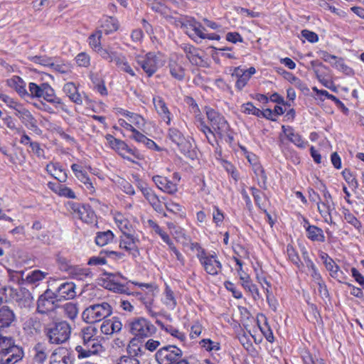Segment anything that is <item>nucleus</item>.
<instances>
[{"label":"nucleus","instance_id":"obj_1","mask_svg":"<svg viewBox=\"0 0 364 364\" xmlns=\"http://www.w3.org/2000/svg\"><path fill=\"white\" fill-rule=\"evenodd\" d=\"M206 115L210 127L200 119V129L206 136L208 142L214 146V142L217 141L218 137L225 139L226 142H231L233 136L230 133V126L225 117L211 108H206Z\"/></svg>","mask_w":364,"mask_h":364},{"label":"nucleus","instance_id":"obj_2","mask_svg":"<svg viewBox=\"0 0 364 364\" xmlns=\"http://www.w3.org/2000/svg\"><path fill=\"white\" fill-rule=\"evenodd\" d=\"M112 309L107 302L93 304L87 307L82 314L84 321L87 323H95L109 316Z\"/></svg>","mask_w":364,"mask_h":364},{"label":"nucleus","instance_id":"obj_3","mask_svg":"<svg viewBox=\"0 0 364 364\" xmlns=\"http://www.w3.org/2000/svg\"><path fill=\"white\" fill-rule=\"evenodd\" d=\"M136 61L148 77L152 76L164 64L163 56L153 52L146 53L144 57L137 56Z\"/></svg>","mask_w":364,"mask_h":364},{"label":"nucleus","instance_id":"obj_4","mask_svg":"<svg viewBox=\"0 0 364 364\" xmlns=\"http://www.w3.org/2000/svg\"><path fill=\"white\" fill-rule=\"evenodd\" d=\"M71 328L66 321L55 323L47 329V336L52 343L60 344L65 342L70 338Z\"/></svg>","mask_w":364,"mask_h":364},{"label":"nucleus","instance_id":"obj_5","mask_svg":"<svg viewBox=\"0 0 364 364\" xmlns=\"http://www.w3.org/2000/svg\"><path fill=\"white\" fill-rule=\"evenodd\" d=\"M130 333L139 338H147L156 332V327L148 320L139 317L129 323Z\"/></svg>","mask_w":364,"mask_h":364},{"label":"nucleus","instance_id":"obj_6","mask_svg":"<svg viewBox=\"0 0 364 364\" xmlns=\"http://www.w3.org/2000/svg\"><path fill=\"white\" fill-rule=\"evenodd\" d=\"M182 350L175 346H166L161 348L155 358L159 364H173L182 358Z\"/></svg>","mask_w":364,"mask_h":364},{"label":"nucleus","instance_id":"obj_7","mask_svg":"<svg viewBox=\"0 0 364 364\" xmlns=\"http://www.w3.org/2000/svg\"><path fill=\"white\" fill-rule=\"evenodd\" d=\"M59 300L54 292L48 289L41 294L37 301V311L45 314L54 311L58 306Z\"/></svg>","mask_w":364,"mask_h":364},{"label":"nucleus","instance_id":"obj_8","mask_svg":"<svg viewBox=\"0 0 364 364\" xmlns=\"http://www.w3.org/2000/svg\"><path fill=\"white\" fill-rule=\"evenodd\" d=\"M181 48L186 53V58L188 59L192 65L206 68L208 64L205 59V54L203 51L192 45L183 44Z\"/></svg>","mask_w":364,"mask_h":364},{"label":"nucleus","instance_id":"obj_9","mask_svg":"<svg viewBox=\"0 0 364 364\" xmlns=\"http://www.w3.org/2000/svg\"><path fill=\"white\" fill-rule=\"evenodd\" d=\"M198 259L205 271L209 274L217 275L222 269V264L215 253L210 255L206 252H202Z\"/></svg>","mask_w":364,"mask_h":364},{"label":"nucleus","instance_id":"obj_10","mask_svg":"<svg viewBox=\"0 0 364 364\" xmlns=\"http://www.w3.org/2000/svg\"><path fill=\"white\" fill-rule=\"evenodd\" d=\"M120 230L123 233V236L119 242L120 248L125 250L132 255L133 257H138L139 255L137 245V243L139 242V239L129 232H125L122 226H120Z\"/></svg>","mask_w":364,"mask_h":364},{"label":"nucleus","instance_id":"obj_11","mask_svg":"<svg viewBox=\"0 0 364 364\" xmlns=\"http://www.w3.org/2000/svg\"><path fill=\"white\" fill-rule=\"evenodd\" d=\"M102 346L97 338L82 343V345L77 346L75 348L79 358H86L92 355H96L102 351Z\"/></svg>","mask_w":364,"mask_h":364},{"label":"nucleus","instance_id":"obj_12","mask_svg":"<svg viewBox=\"0 0 364 364\" xmlns=\"http://www.w3.org/2000/svg\"><path fill=\"white\" fill-rule=\"evenodd\" d=\"M168 138L177 146L184 155L190 153L192 148L191 143L184 137L183 134L178 129L170 128L168 129Z\"/></svg>","mask_w":364,"mask_h":364},{"label":"nucleus","instance_id":"obj_13","mask_svg":"<svg viewBox=\"0 0 364 364\" xmlns=\"http://www.w3.org/2000/svg\"><path fill=\"white\" fill-rule=\"evenodd\" d=\"M76 286L73 282H65L59 284L53 291L60 301L63 299H72L76 296Z\"/></svg>","mask_w":364,"mask_h":364},{"label":"nucleus","instance_id":"obj_14","mask_svg":"<svg viewBox=\"0 0 364 364\" xmlns=\"http://www.w3.org/2000/svg\"><path fill=\"white\" fill-rule=\"evenodd\" d=\"M16 317L14 311L8 306L0 307V332L6 331V329L14 326Z\"/></svg>","mask_w":364,"mask_h":364},{"label":"nucleus","instance_id":"obj_15","mask_svg":"<svg viewBox=\"0 0 364 364\" xmlns=\"http://www.w3.org/2000/svg\"><path fill=\"white\" fill-rule=\"evenodd\" d=\"M24 353L21 348L14 346L10 348V350L5 352L0 356L1 364H16L21 360L23 358Z\"/></svg>","mask_w":364,"mask_h":364},{"label":"nucleus","instance_id":"obj_16","mask_svg":"<svg viewBox=\"0 0 364 364\" xmlns=\"http://www.w3.org/2000/svg\"><path fill=\"white\" fill-rule=\"evenodd\" d=\"M73 215L85 223H91L94 218L95 213L89 205L80 203H73L72 205Z\"/></svg>","mask_w":364,"mask_h":364},{"label":"nucleus","instance_id":"obj_17","mask_svg":"<svg viewBox=\"0 0 364 364\" xmlns=\"http://www.w3.org/2000/svg\"><path fill=\"white\" fill-rule=\"evenodd\" d=\"M128 352L130 355L122 356L118 360L117 364H139V360L135 357L142 354L141 348L136 346L131 342V344L128 346Z\"/></svg>","mask_w":364,"mask_h":364},{"label":"nucleus","instance_id":"obj_18","mask_svg":"<svg viewBox=\"0 0 364 364\" xmlns=\"http://www.w3.org/2000/svg\"><path fill=\"white\" fill-rule=\"evenodd\" d=\"M16 116H17L28 129H37L36 120L31 113L21 105L16 110Z\"/></svg>","mask_w":364,"mask_h":364},{"label":"nucleus","instance_id":"obj_19","mask_svg":"<svg viewBox=\"0 0 364 364\" xmlns=\"http://www.w3.org/2000/svg\"><path fill=\"white\" fill-rule=\"evenodd\" d=\"M122 324L121 321L116 317L112 319L105 320L100 326L102 333L106 335H112L121 331Z\"/></svg>","mask_w":364,"mask_h":364},{"label":"nucleus","instance_id":"obj_20","mask_svg":"<svg viewBox=\"0 0 364 364\" xmlns=\"http://www.w3.org/2000/svg\"><path fill=\"white\" fill-rule=\"evenodd\" d=\"M106 140L107 141L109 146L117 151L123 158L128 159L130 161L134 162V159L130 158L129 156H126L124 152V149L127 148V144L118 139L114 138L111 134H107L105 136Z\"/></svg>","mask_w":364,"mask_h":364},{"label":"nucleus","instance_id":"obj_21","mask_svg":"<svg viewBox=\"0 0 364 364\" xmlns=\"http://www.w3.org/2000/svg\"><path fill=\"white\" fill-rule=\"evenodd\" d=\"M153 102L157 113L166 120L167 124H169L171 122V113L164 100L161 97L157 96L153 98Z\"/></svg>","mask_w":364,"mask_h":364},{"label":"nucleus","instance_id":"obj_22","mask_svg":"<svg viewBox=\"0 0 364 364\" xmlns=\"http://www.w3.org/2000/svg\"><path fill=\"white\" fill-rule=\"evenodd\" d=\"M102 58L108 62L114 63L117 69L122 65L124 60L127 59L125 55L122 53H119L117 52L112 51L110 48L109 50H102Z\"/></svg>","mask_w":364,"mask_h":364},{"label":"nucleus","instance_id":"obj_23","mask_svg":"<svg viewBox=\"0 0 364 364\" xmlns=\"http://www.w3.org/2000/svg\"><path fill=\"white\" fill-rule=\"evenodd\" d=\"M47 171L59 182L66 181L68 176L65 171L57 163H51L46 166Z\"/></svg>","mask_w":364,"mask_h":364},{"label":"nucleus","instance_id":"obj_24","mask_svg":"<svg viewBox=\"0 0 364 364\" xmlns=\"http://www.w3.org/2000/svg\"><path fill=\"white\" fill-rule=\"evenodd\" d=\"M63 91L66 95L75 103L81 105L82 99L77 91V88L73 82H68L63 87Z\"/></svg>","mask_w":364,"mask_h":364},{"label":"nucleus","instance_id":"obj_25","mask_svg":"<svg viewBox=\"0 0 364 364\" xmlns=\"http://www.w3.org/2000/svg\"><path fill=\"white\" fill-rule=\"evenodd\" d=\"M240 276V279L242 282V285L243 287L250 291L252 295L254 296L255 299L259 296V291L257 286L252 283L250 276L244 272V271L238 273Z\"/></svg>","mask_w":364,"mask_h":364},{"label":"nucleus","instance_id":"obj_26","mask_svg":"<svg viewBox=\"0 0 364 364\" xmlns=\"http://www.w3.org/2000/svg\"><path fill=\"white\" fill-rule=\"evenodd\" d=\"M282 129L289 140L296 146L301 148H304L306 146V142H304L302 137L299 134L294 132L291 127H285L284 126H282Z\"/></svg>","mask_w":364,"mask_h":364},{"label":"nucleus","instance_id":"obj_27","mask_svg":"<svg viewBox=\"0 0 364 364\" xmlns=\"http://www.w3.org/2000/svg\"><path fill=\"white\" fill-rule=\"evenodd\" d=\"M34 351L33 360L36 363L41 364L43 363L48 357L47 347L41 343H38L33 348Z\"/></svg>","mask_w":364,"mask_h":364},{"label":"nucleus","instance_id":"obj_28","mask_svg":"<svg viewBox=\"0 0 364 364\" xmlns=\"http://www.w3.org/2000/svg\"><path fill=\"white\" fill-rule=\"evenodd\" d=\"M41 97L53 104L55 107L62 104L61 100L55 95L54 90L48 83L44 84V90Z\"/></svg>","mask_w":364,"mask_h":364},{"label":"nucleus","instance_id":"obj_29","mask_svg":"<svg viewBox=\"0 0 364 364\" xmlns=\"http://www.w3.org/2000/svg\"><path fill=\"white\" fill-rule=\"evenodd\" d=\"M102 31H98L89 37V44L102 57V50H109V48H103L101 46Z\"/></svg>","mask_w":364,"mask_h":364},{"label":"nucleus","instance_id":"obj_30","mask_svg":"<svg viewBox=\"0 0 364 364\" xmlns=\"http://www.w3.org/2000/svg\"><path fill=\"white\" fill-rule=\"evenodd\" d=\"M307 237L312 241L323 242L325 241V236L322 229L317 226L312 225L307 227Z\"/></svg>","mask_w":364,"mask_h":364},{"label":"nucleus","instance_id":"obj_31","mask_svg":"<svg viewBox=\"0 0 364 364\" xmlns=\"http://www.w3.org/2000/svg\"><path fill=\"white\" fill-rule=\"evenodd\" d=\"M204 27H203L199 23L194 22L193 23H191L189 26L187 27L186 33L193 39H195L196 37L204 38Z\"/></svg>","mask_w":364,"mask_h":364},{"label":"nucleus","instance_id":"obj_32","mask_svg":"<svg viewBox=\"0 0 364 364\" xmlns=\"http://www.w3.org/2000/svg\"><path fill=\"white\" fill-rule=\"evenodd\" d=\"M68 274L76 279L84 280L90 274V272L89 269L82 268L78 266L73 265V267L70 269Z\"/></svg>","mask_w":364,"mask_h":364},{"label":"nucleus","instance_id":"obj_33","mask_svg":"<svg viewBox=\"0 0 364 364\" xmlns=\"http://www.w3.org/2000/svg\"><path fill=\"white\" fill-rule=\"evenodd\" d=\"M170 73L172 77L178 80H182L185 77V70L182 65L175 61H171L168 65Z\"/></svg>","mask_w":364,"mask_h":364},{"label":"nucleus","instance_id":"obj_34","mask_svg":"<svg viewBox=\"0 0 364 364\" xmlns=\"http://www.w3.org/2000/svg\"><path fill=\"white\" fill-rule=\"evenodd\" d=\"M114 235L110 230L99 232L95 237V242L97 245L102 247L112 241Z\"/></svg>","mask_w":364,"mask_h":364},{"label":"nucleus","instance_id":"obj_35","mask_svg":"<svg viewBox=\"0 0 364 364\" xmlns=\"http://www.w3.org/2000/svg\"><path fill=\"white\" fill-rule=\"evenodd\" d=\"M316 204L319 213L327 220L328 217L331 216V211L333 209V204L326 203V202L321 200L318 201Z\"/></svg>","mask_w":364,"mask_h":364},{"label":"nucleus","instance_id":"obj_36","mask_svg":"<svg viewBox=\"0 0 364 364\" xmlns=\"http://www.w3.org/2000/svg\"><path fill=\"white\" fill-rule=\"evenodd\" d=\"M65 314L70 319L73 320L78 314V308L75 304L69 302L63 306Z\"/></svg>","mask_w":364,"mask_h":364},{"label":"nucleus","instance_id":"obj_37","mask_svg":"<svg viewBox=\"0 0 364 364\" xmlns=\"http://www.w3.org/2000/svg\"><path fill=\"white\" fill-rule=\"evenodd\" d=\"M102 28L106 34L115 31L118 29L117 21L112 17H109L102 24Z\"/></svg>","mask_w":364,"mask_h":364},{"label":"nucleus","instance_id":"obj_38","mask_svg":"<svg viewBox=\"0 0 364 364\" xmlns=\"http://www.w3.org/2000/svg\"><path fill=\"white\" fill-rule=\"evenodd\" d=\"M44 84L45 83H41L38 85L34 82H30L28 90L31 92V95L32 97H41L44 90Z\"/></svg>","mask_w":364,"mask_h":364},{"label":"nucleus","instance_id":"obj_39","mask_svg":"<svg viewBox=\"0 0 364 364\" xmlns=\"http://www.w3.org/2000/svg\"><path fill=\"white\" fill-rule=\"evenodd\" d=\"M96 332H97V329L95 327L88 326V327L84 328L82 330V343L89 341L91 339L96 338L97 337L95 336L96 334Z\"/></svg>","mask_w":364,"mask_h":364},{"label":"nucleus","instance_id":"obj_40","mask_svg":"<svg viewBox=\"0 0 364 364\" xmlns=\"http://www.w3.org/2000/svg\"><path fill=\"white\" fill-rule=\"evenodd\" d=\"M107 288L111 291H113L114 292L120 294H129L128 287L124 284H120L119 282L107 283Z\"/></svg>","mask_w":364,"mask_h":364},{"label":"nucleus","instance_id":"obj_41","mask_svg":"<svg viewBox=\"0 0 364 364\" xmlns=\"http://www.w3.org/2000/svg\"><path fill=\"white\" fill-rule=\"evenodd\" d=\"M287 255H288L289 259L294 264H296L299 268L301 266H303V264L301 262V260L299 259L298 253L296 252V250H294V248L292 246L288 245L287 248Z\"/></svg>","mask_w":364,"mask_h":364},{"label":"nucleus","instance_id":"obj_42","mask_svg":"<svg viewBox=\"0 0 364 364\" xmlns=\"http://www.w3.org/2000/svg\"><path fill=\"white\" fill-rule=\"evenodd\" d=\"M8 274H9V281L14 284H20L23 281V271H14L12 269H8Z\"/></svg>","mask_w":364,"mask_h":364},{"label":"nucleus","instance_id":"obj_43","mask_svg":"<svg viewBox=\"0 0 364 364\" xmlns=\"http://www.w3.org/2000/svg\"><path fill=\"white\" fill-rule=\"evenodd\" d=\"M242 111L246 114H253L257 117H260L262 111L255 107L252 102H247L242 105Z\"/></svg>","mask_w":364,"mask_h":364},{"label":"nucleus","instance_id":"obj_44","mask_svg":"<svg viewBox=\"0 0 364 364\" xmlns=\"http://www.w3.org/2000/svg\"><path fill=\"white\" fill-rule=\"evenodd\" d=\"M47 273L40 270H34L31 274L26 277V281L29 283H36V282L43 279Z\"/></svg>","mask_w":364,"mask_h":364},{"label":"nucleus","instance_id":"obj_45","mask_svg":"<svg viewBox=\"0 0 364 364\" xmlns=\"http://www.w3.org/2000/svg\"><path fill=\"white\" fill-rule=\"evenodd\" d=\"M343 176L348 185L355 190L358 188V182L357 179L352 175L350 171L345 169L342 172Z\"/></svg>","mask_w":364,"mask_h":364},{"label":"nucleus","instance_id":"obj_46","mask_svg":"<svg viewBox=\"0 0 364 364\" xmlns=\"http://www.w3.org/2000/svg\"><path fill=\"white\" fill-rule=\"evenodd\" d=\"M319 6L324 9L330 10L332 13L338 15V16L345 17L346 16V13L344 11L338 9L335 6H331L325 0H321V1L319 3Z\"/></svg>","mask_w":364,"mask_h":364},{"label":"nucleus","instance_id":"obj_47","mask_svg":"<svg viewBox=\"0 0 364 364\" xmlns=\"http://www.w3.org/2000/svg\"><path fill=\"white\" fill-rule=\"evenodd\" d=\"M324 265H325L326 269L330 272L331 277H338V272L339 270V267L332 259H328L327 262H325Z\"/></svg>","mask_w":364,"mask_h":364},{"label":"nucleus","instance_id":"obj_48","mask_svg":"<svg viewBox=\"0 0 364 364\" xmlns=\"http://www.w3.org/2000/svg\"><path fill=\"white\" fill-rule=\"evenodd\" d=\"M200 344L208 351L218 350L220 349V344L210 339H203L200 341Z\"/></svg>","mask_w":364,"mask_h":364},{"label":"nucleus","instance_id":"obj_49","mask_svg":"<svg viewBox=\"0 0 364 364\" xmlns=\"http://www.w3.org/2000/svg\"><path fill=\"white\" fill-rule=\"evenodd\" d=\"M164 303L171 307H175L176 305V301L173 296V291L168 287H166L165 289V301Z\"/></svg>","mask_w":364,"mask_h":364},{"label":"nucleus","instance_id":"obj_50","mask_svg":"<svg viewBox=\"0 0 364 364\" xmlns=\"http://www.w3.org/2000/svg\"><path fill=\"white\" fill-rule=\"evenodd\" d=\"M57 261L59 268L61 271H64L68 273L70 269L73 267L70 261L63 256H58Z\"/></svg>","mask_w":364,"mask_h":364},{"label":"nucleus","instance_id":"obj_51","mask_svg":"<svg viewBox=\"0 0 364 364\" xmlns=\"http://www.w3.org/2000/svg\"><path fill=\"white\" fill-rule=\"evenodd\" d=\"M75 60H76L77 64L79 66L87 67L90 65V58L85 53H79L76 56Z\"/></svg>","mask_w":364,"mask_h":364},{"label":"nucleus","instance_id":"obj_52","mask_svg":"<svg viewBox=\"0 0 364 364\" xmlns=\"http://www.w3.org/2000/svg\"><path fill=\"white\" fill-rule=\"evenodd\" d=\"M148 201L156 212L159 213L163 212L162 202L156 195H154L152 198H149Z\"/></svg>","mask_w":364,"mask_h":364},{"label":"nucleus","instance_id":"obj_53","mask_svg":"<svg viewBox=\"0 0 364 364\" xmlns=\"http://www.w3.org/2000/svg\"><path fill=\"white\" fill-rule=\"evenodd\" d=\"M333 65L335 66L338 70L342 71L348 75L352 73V69L347 66L344 63L343 60L341 58L338 57Z\"/></svg>","mask_w":364,"mask_h":364},{"label":"nucleus","instance_id":"obj_54","mask_svg":"<svg viewBox=\"0 0 364 364\" xmlns=\"http://www.w3.org/2000/svg\"><path fill=\"white\" fill-rule=\"evenodd\" d=\"M58 195L60 196H64L68 198H75V193L68 187L62 185V187H58Z\"/></svg>","mask_w":364,"mask_h":364},{"label":"nucleus","instance_id":"obj_55","mask_svg":"<svg viewBox=\"0 0 364 364\" xmlns=\"http://www.w3.org/2000/svg\"><path fill=\"white\" fill-rule=\"evenodd\" d=\"M130 119V122L139 129H141L145 125L144 119L137 114L131 113Z\"/></svg>","mask_w":364,"mask_h":364},{"label":"nucleus","instance_id":"obj_56","mask_svg":"<svg viewBox=\"0 0 364 364\" xmlns=\"http://www.w3.org/2000/svg\"><path fill=\"white\" fill-rule=\"evenodd\" d=\"M318 188L322 192L323 197V201L326 202V203H332L333 204L331 195L327 190V188L325 184L320 182V187H318Z\"/></svg>","mask_w":364,"mask_h":364},{"label":"nucleus","instance_id":"obj_57","mask_svg":"<svg viewBox=\"0 0 364 364\" xmlns=\"http://www.w3.org/2000/svg\"><path fill=\"white\" fill-rule=\"evenodd\" d=\"M302 36L311 43H316L318 41V37L314 32L309 30H303L301 31Z\"/></svg>","mask_w":364,"mask_h":364},{"label":"nucleus","instance_id":"obj_58","mask_svg":"<svg viewBox=\"0 0 364 364\" xmlns=\"http://www.w3.org/2000/svg\"><path fill=\"white\" fill-rule=\"evenodd\" d=\"M118 70H119L121 72L126 73L132 77H136V73H135L134 69L131 67L127 59H126L124 60L122 65L120 66V68L118 69Z\"/></svg>","mask_w":364,"mask_h":364},{"label":"nucleus","instance_id":"obj_59","mask_svg":"<svg viewBox=\"0 0 364 364\" xmlns=\"http://www.w3.org/2000/svg\"><path fill=\"white\" fill-rule=\"evenodd\" d=\"M152 179L160 190L166 192V177L161 176H154Z\"/></svg>","mask_w":364,"mask_h":364},{"label":"nucleus","instance_id":"obj_60","mask_svg":"<svg viewBox=\"0 0 364 364\" xmlns=\"http://www.w3.org/2000/svg\"><path fill=\"white\" fill-rule=\"evenodd\" d=\"M124 152L125 153L126 156H129L130 158L133 159L134 160L141 159V154H139V152L135 149L130 148L127 144V148L124 149Z\"/></svg>","mask_w":364,"mask_h":364},{"label":"nucleus","instance_id":"obj_61","mask_svg":"<svg viewBox=\"0 0 364 364\" xmlns=\"http://www.w3.org/2000/svg\"><path fill=\"white\" fill-rule=\"evenodd\" d=\"M1 100L6 103L9 107L14 109L15 111L21 105L18 104L13 98L5 95L4 97H1Z\"/></svg>","mask_w":364,"mask_h":364},{"label":"nucleus","instance_id":"obj_62","mask_svg":"<svg viewBox=\"0 0 364 364\" xmlns=\"http://www.w3.org/2000/svg\"><path fill=\"white\" fill-rule=\"evenodd\" d=\"M129 137L135 140L136 142L141 144L144 143L146 139V136L145 135H144L136 129L132 130V135H130Z\"/></svg>","mask_w":364,"mask_h":364},{"label":"nucleus","instance_id":"obj_63","mask_svg":"<svg viewBox=\"0 0 364 364\" xmlns=\"http://www.w3.org/2000/svg\"><path fill=\"white\" fill-rule=\"evenodd\" d=\"M214 209L215 210L213 213V221L216 225H220L223 221L224 215L218 207H214Z\"/></svg>","mask_w":364,"mask_h":364},{"label":"nucleus","instance_id":"obj_64","mask_svg":"<svg viewBox=\"0 0 364 364\" xmlns=\"http://www.w3.org/2000/svg\"><path fill=\"white\" fill-rule=\"evenodd\" d=\"M53 364H74V358L70 355L67 354L59 357V361H53Z\"/></svg>","mask_w":364,"mask_h":364}]
</instances>
